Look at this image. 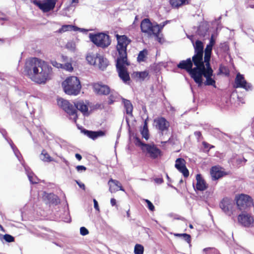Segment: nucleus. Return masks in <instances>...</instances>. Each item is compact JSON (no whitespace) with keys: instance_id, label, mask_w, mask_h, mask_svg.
I'll return each instance as SVG.
<instances>
[{"instance_id":"nucleus-1","label":"nucleus","mask_w":254,"mask_h":254,"mask_svg":"<svg viewBox=\"0 0 254 254\" xmlns=\"http://www.w3.org/2000/svg\"><path fill=\"white\" fill-rule=\"evenodd\" d=\"M198 62L196 64H193L192 59L189 58L186 60L181 61L178 64V68L185 69L190 77L200 87L203 84V76L206 78L204 82L205 85H212L215 87V81L212 78L213 71L210 64L207 66L206 63Z\"/></svg>"},{"instance_id":"nucleus-2","label":"nucleus","mask_w":254,"mask_h":254,"mask_svg":"<svg viewBox=\"0 0 254 254\" xmlns=\"http://www.w3.org/2000/svg\"><path fill=\"white\" fill-rule=\"evenodd\" d=\"M25 70L31 79L38 83H45L50 79L52 68L45 61L36 58L27 61Z\"/></svg>"},{"instance_id":"nucleus-3","label":"nucleus","mask_w":254,"mask_h":254,"mask_svg":"<svg viewBox=\"0 0 254 254\" xmlns=\"http://www.w3.org/2000/svg\"><path fill=\"white\" fill-rule=\"evenodd\" d=\"M116 38L118 41L117 50L119 53L116 66L120 78L126 82L130 79L126 65L128 64L127 62V47L130 43V40L126 35L120 36L117 34Z\"/></svg>"},{"instance_id":"nucleus-4","label":"nucleus","mask_w":254,"mask_h":254,"mask_svg":"<svg viewBox=\"0 0 254 254\" xmlns=\"http://www.w3.org/2000/svg\"><path fill=\"white\" fill-rule=\"evenodd\" d=\"M62 86L64 92L70 95H78L81 88L79 80L75 76L67 78L63 82Z\"/></svg>"},{"instance_id":"nucleus-5","label":"nucleus","mask_w":254,"mask_h":254,"mask_svg":"<svg viewBox=\"0 0 254 254\" xmlns=\"http://www.w3.org/2000/svg\"><path fill=\"white\" fill-rule=\"evenodd\" d=\"M86 61L91 65L104 70L108 65V61L100 54L88 53L86 57Z\"/></svg>"},{"instance_id":"nucleus-6","label":"nucleus","mask_w":254,"mask_h":254,"mask_svg":"<svg viewBox=\"0 0 254 254\" xmlns=\"http://www.w3.org/2000/svg\"><path fill=\"white\" fill-rule=\"evenodd\" d=\"M89 38L95 45L102 48L108 47L111 43L110 36L103 33L96 34H90Z\"/></svg>"},{"instance_id":"nucleus-7","label":"nucleus","mask_w":254,"mask_h":254,"mask_svg":"<svg viewBox=\"0 0 254 254\" xmlns=\"http://www.w3.org/2000/svg\"><path fill=\"white\" fill-rule=\"evenodd\" d=\"M58 104L70 116L69 119L74 123L76 122L77 116L76 110L74 106L71 105L67 100L64 99H59L58 100Z\"/></svg>"},{"instance_id":"nucleus-8","label":"nucleus","mask_w":254,"mask_h":254,"mask_svg":"<svg viewBox=\"0 0 254 254\" xmlns=\"http://www.w3.org/2000/svg\"><path fill=\"white\" fill-rule=\"evenodd\" d=\"M194 49V54L192 56L193 64H196L198 62L204 63V60H203V55L204 53L203 43L200 40H196L195 43L191 40Z\"/></svg>"},{"instance_id":"nucleus-9","label":"nucleus","mask_w":254,"mask_h":254,"mask_svg":"<svg viewBox=\"0 0 254 254\" xmlns=\"http://www.w3.org/2000/svg\"><path fill=\"white\" fill-rule=\"evenodd\" d=\"M141 150L146 156L152 159H156L161 155L160 150L154 144L140 143Z\"/></svg>"},{"instance_id":"nucleus-10","label":"nucleus","mask_w":254,"mask_h":254,"mask_svg":"<svg viewBox=\"0 0 254 254\" xmlns=\"http://www.w3.org/2000/svg\"><path fill=\"white\" fill-rule=\"evenodd\" d=\"M236 203L240 210H246L253 204V199L247 194H241L236 198Z\"/></svg>"},{"instance_id":"nucleus-11","label":"nucleus","mask_w":254,"mask_h":254,"mask_svg":"<svg viewBox=\"0 0 254 254\" xmlns=\"http://www.w3.org/2000/svg\"><path fill=\"white\" fill-rule=\"evenodd\" d=\"M157 26H154V24L152 23L147 18L143 19L140 24L142 32L147 33L149 36L158 33L159 30Z\"/></svg>"},{"instance_id":"nucleus-12","label":"nucleus","mask_w":254,"mask_h":254,"mask_svg":"<svg viewBox=\"0 0 254 254\" xmlns=\"http://www.w3.org/2000/svg\"><path fill=\"white\" fill-rule=\"evenodd\" d=\"M57 0H43V1L35 0L33 3L39 7L44 12L53 10L56 5Z\"/></svg>"},{"instance_id":"nucleus-13","label":"nucleus","mask_w":254,"mask_h":254,"mask_svg":"<svg viewBox=\"0 0 254 254\" xmlns=\"http://www.w3.org/2000/svg\"><path fill=\"white\" fill-rule=\"evenodd\" d=\"M234 205L235 203L233 200L227 197L223 199L220 204V208L229 216L232 214Z\"/></svg>"},{"instance_id":"nucleus-14","label":"nucleus","mask_w":254,"mask_h":254,"mask_svg":"<svg viewBox=\"0 0 254 254\" xmlns=\"http://www.w3.org/2000/svg\"><path fill=\"white\" fill-rule=\"evenodd\" d=\"M215 43V41L213 37V35H212L210 39L209 43L207 45L204 50V63H206L207 66L209 65V64H210V60L211 58L212 47Z\"/></svg>"},{"instance_id":"nucleus-15","label":"nucleus","mask_w":254,"mask_h":254,"mask_svg":"<svg viewBox=\"0 0 254 254\" xmlns=\"http://www.w3.org/2000/svg\"><path fill=\"white\" fill-rule=\"evenodd\" d=\"M238 222L245 227L251 226L253 222V218L248 213H242L238 217Z\"/></svg>"},{"instance_id":"nucleus-16","label":"nucleus","mask_w":254,"mask_h":254,"mask_svg":"<svg viewBox=\"0 0 254 254\" xmlns=\"http://www.w3.org/2000/svg\"><path fill=\"white\" fill-rule=\"evenodd\" d=\"M235 87L243 88L246 90L251 89L252 87L250 84L247 82L244 76L240 73L237 74L235 78Z\"/></svg>"},{"instance_id":"nucleus-17","label":"nucleus","mask_w":254,"mask_h":254,"mask_svg":"<svg viewBox=\"0 0 254 254\" xmlns=\"http://www.w3.org/2000/svg\"><path fill=\"white\" fill-rule=\"evenodd\" d=\"M175 167L181 172L186 178L189 175V172L186 167L185 160L183 158H178L176 160Z\"/></svg>"},{"instance_id":"nucleus-18","label":"nucleus","mask_w":254,"mask_h":254,"mask_svg":"<svg viewBox=\"0 0 254 254\" xmlns=\"http://www.w3.org/2000/svg\"><path fill=\"white\" fill-rule=\"evenodd\" d=\"M94 91L99 95H107L110 92L109 87L106 85L100 83H94L93 85Z\"/></svg>"},{"instance_id":"nucleus-19","label":"nucleus","mask_w":254,"mask_h":254,"mask_svg":"<svg viewBox=\"0 0 254 254\" xmlns=\"http://www.w3.org/2000/svg\"><path fill=\"white\" fill-rule=\"evenodd\" d=\"M154 123L156 124V127L163 132L168 130L169 127V122L164 118H159L154 120Z\"/></svg>"},{"instance_id":"nucleus-20","label":"nucleus","mask_w":254,"mask_h":254,"mask_svg":"<svg viewBox=\"0 0 254 254\" xmlns=\"http://www.w3.org/2000/svg\"><path fill=\"white\" fill-rule=\"evenodd\" d=\"M88 104L89 103L87 101L84 102L82 100L74 103L76 108L80 111L84 116H88L89 114L88 108Z\"/></svg>"},{"instance_id":"nucleus-21","label":"nucleus","mask_w":254,"mask_h":254,"mask_svg":"<svg viewBox=\"0 0 254 254\" xmlns=\"http://www.w3.org/2000/svg\"><path fill=\"white\" fill-rule=\"evenodd\" d=\"M108 184L109 186V191L111 193L115 192L118 191L119 189L121 190L125 191L121 185V184L117 180L111 179L108 181Z\"/></svg>"},{"instance_id":"nucleus-22","label":"nucleus","mask_w":254,"mask_h":254,"mask_svg":"<svg viewBox=\"0 0 254 254\" xmlns=\"http://www.w3.org/2000/svg\"><path fill=\"white\" fill-rule=\"evenodd\" d=\"M196 183L195 185V189L203 191L207 188V186L200 174H197L196 176Z\"/></svg>"},{"instance_id":"nucleus-23","label":"nucleus","mask_w":254,"mask_h":254,"mask_svg":"<svg viewBox=\"0 0 254 254\" xmlns=\"http://www.w3.org/2000/svg\"><path fill=\"white\" fill-rule=\"evenodd\" d=\"M210 173L213 180H218L224 175V172L216 166L212 167Z\"/></svg>"},{"instance_id":"nucleus-24","label":"nucleus","mask_w":254,"mask_h":254,"mask_svg":"<svg viewBox=\"0 0 254 254\" xmlns=\"http://www.w3.org/2000/svg\"><path fill=\"white\" fill-rule=\"evenodd\" d=\"M62 61L64 64H63L62 68L64 69L67 71H71L73 70V67L71 63V59H68L66 56L62 55L61 56Z\"/></svg>"},{"instance_id":"nucleus-25","label":"nucleus","mask_w":254,"mask_h":254,"mask_svg":"<svg viewBox=\"0 0 254 254\" xmlns=\"http://www.w3.org/2000/svg\"><path fill=\"white\" fill-rule=\"evenodd\" d=\"M85 134H86L89 137L93 139H95L98 137L104 136L105 133L103 131H92L85 130Z\"/></svg>"},{"instance_id":"nucleus-26","label":"nucleus","mask_w":254,"mask_h":254,"mask_svg":"<svg viewBox=\"0 0 254 254\" xmlns=\"http://www.w3.org/2000/svg\"><path fill=\"white\" fill-rule=\"evenodd\" d=\"M170 3L173 8H178L189 3V0H170Z\"/></svg>"},{"instance_id":"nucleus-27","label":"nucleus","mask_w":254,"mask_h":254,"mask_svg":"<svg viewBox=\"0 0 254 254\" xmlns=\"http://www.w3.org/2000/svg\"><path fill=\"white\" fill-rule=\"evenodd\" d=\"M29 181L32 184H36L38 182V179L32 172L29 171L28 167L24 166Z\"/></svg>"},{"instance_id":"nucleus-28","label":"nucleus","mask_w":254,"mask_h":254,"mask_svg":"<svg viewBox=\"0 0 254 254\" xmlns=\"http://www.w3.org/2000/svg\"><path fill=\"white\" fill-rule=\"evenodd\" d=\"M110 95L108 98V103L109 104H113L114 102H116L119 99V95L118 93L114 90H111L109 92Z\"/></svg>"},{"instance_id":"nucleus-29","label":"nucleus","mask_w":254,"mask_h":254,"mask_svg":"<svg viewBox=\"0 0 254 254\" xmlns=\"http://www.w3.org/2000/svg\"><path fill=\"white\" fill-rule=\"evenodd\" d=\"M40 159L44 162H50L53 161V159L50 156V155L45 150H43L40 155Z\"/></svg>"},{"instance_id":"nucleus-30","label":"nucleus","mask_w":254,"mask_h":254,"mask_svg":"<svg viewBox=\"0 0 254 254\" xmlns=\"http://www.w3.org/2000/svg\"><path fill=\"white\" fill-rule=\"evenodd\" d=\"M124 103L127 114L131 115L132 114L133 109L131 103L129 100H124Z\"/></svg>"},{"instance_id":"nucleus-31","label":"nucleus","mask_w":254,"mask_h":254,"mask_svg":"<svg viewBox=\"0 0 254 254\" xmlns=\"http://www.w3.org/2000/svg\"><path fill=\"white\" fill-rule=\"evenodd\" d=\"M134 75L138 79V80L140 81H143L148 76V72L146 71L136 72L134 73Z\"/></svg>"},{"instance_id":"nucleus-32","label":"nucleus","mask_w":254,"mask_h":254,"mask_svg":"<svg viewBox=\"0 0 254 254\" xmlns=\"http://www.w3.org/2000/svg\"><path fill=\"white\" fill-rule=\"evenodd\" d=\"M75 27L71 25H64L59 30V32L63 33L68 31H75Z\"/></svg>"},{"instance_id":"nucleus-33","label":"nucleus","mask_w":254,"mask_h":254,"mask_svg":"<svg viewBox=\"0 0 254 254\" xmlns=\"http://www.w3.org/2000/svg\"><path fill=\"white\" fill-rule=\"evenodd\" d=\"M9 143L13 150V151L16 156V157L18 158V159L20 161V157H21V154L18 149L14 146L13 143H12V141L10 140V142H9Z\"/></svg>"},{"instance_id":"nucleus-34","label":"nucleus","mask_w":254,"mask_h":254,"mask_svg":"<svg viewBox=\"0 0 254 254\" xmlns=\"http://www.w3.org/2000/svg\"><path fill=\"white\" fill-rule=\"evenodd\" d=\"M144 248L140 244H136L134 247V252L135 254H143Z\"/></svg>"},{"instance_id":"nucleus-35","label":"nucleus","mask_w":254,"mask_h":254,"mask_svg":"<svg viewBox=\"0 0 254 254\" xmlns=\"http://www.w3.org/2000/svg\"><path fill=\"white\" fill-rule=\"evenodd\" d=\"M147 54V51L146 50H144L140 51L138 55L137 61L138 62H143L144 61V59Z\"/></svg>"},{"instance_id":"nucleus-36","label":"nucleus","mask_w":254,"mask_h":254,"mask_svg":"<svg viewBox=\"0 0 254 254\" xmlns=\"http://www.w3.org/2000/svg\"><path fill=\"white\" fill-rule=\"evenodd\" d=\"M140 132L142 137L144 138L146 140L149 138L148 128H141Z\"/></svg>"},{"instance_id":"nucleus-37","label":"nucleus","mask_w":254,"mask_h":254,"mask_svg":"<svg viewBox=\"0 0 254 254\" xmlns=\"http://www.w3.org/2000/svg\"><path fill=\"white\" fill-rule=\"evenodd\" d=\"M169 22V21L166 20L160 24H158L157 23L154 24V26H157L158 28V33H159L161 30L163 28V27Z\"/></svg>"},{"instance_id":"nucleus-38","label":"nucleus","mask_w":254,"mask_h":254,"mask_svg":"<svg viewBox=\"0 0 254 254\" xmlns=\"http://www.w3.org/2000/svg\"><path fill=\"white\" fill-rule=\"evenodd\" d=\"M4 240L7 242H12L14 241V238L13 236L9 234H5L3 236Z\"/></svg>"},{"instance_id":"nucleus-39","label":"nucleus","mask_w":254,"mask_h":254,"mask_svg":"<svg viewBox=\"0 0 254 254\" xmlns=\"http://www.w3.org/2000/svg\"><path fill=\"white\" fill-rule=\"evenodd\" d=\"M51 64L55 67L58 68H62L63 66V64L58 63L56 61H52L51 62Z\"/></svg>"},{"instance_id":"nucleus-40","label":"nucleus","mask_w":254,"mask_h":254,"mask_svg":"<svg viewBox=\"0 0 254 254\" xmlns=\"http://www.w3.org/2000/svg\"><path fill=\"white\" fill-rule=\"evenodd\" d=\"M80 234L82 236H85L89 233L88 230L84 227H82L80 229Z\"/></svg>"},{"instance_id":"nucleus-41","label":"nucleus","mask_w":254,"mask_h":254,"mask_svg":"<svg viewBox=\"0 0 254 254\" xmlns=\"http://www.w3.org/2000/svg\"><path fill=\"white\" fill-rule=\"evenodd\" d=\"M145 201L147 204V207L149 210L151 211H153L154 210V206L153 204L148 199H145Z\"/></svg>"},{"instance_id":"nucleus-42","label":"nucleus","mask_w":254,"mask_h":254,"mask_svg":"<svg viewBox=\"0 0 254 254\" xmlns=\"http://www.w3.org/2000/svg\"><path fill=\"white\" fill-rule=\"evenodd\" d=\"M182 238L184 239L187 243H190V236L187 234H183Z\"/></svg>"},{"instance_id":"nucleus-43","label":"nucleus","mask_w":254,"mask_h":254,"mask_svg":"<svg viewBox=\"0 0 254 254\" xmlns=\"http://www.w3.org/2000/svg\"><path fill=\"white\" fill-rule=\"evenodd\" d=\"M153 35H154L156 37V40L158 41V42L162 43L163 42V39L161 36V35L159 34V33L156 34H152Z\"/></svg>"},{"instance_id":"nucleus-44","label":"nucleus","mask_w":254,"mask_h":254,"mask_svg":"<svg viewBox=\"0 0 254 254\" xmlns=\"http://www.w3.org/2000/svg\"><path fill=\"white\" fill-rule=\"evenodd\" d=\"M66 47L70 50L73 51L75 49V45L71 42H68L66 44Z\"/></svg>"},{"instance_id":"nucleus-45","label":"nucleus","mask_w":254,"mask_h":254,"mask_svg":"<svg viewBox=\"0 0 254 254\" xmlns=\"http://www.w3.org/2000/svg\"><path fill=\"white\" fill-rule=\"evenodd\" d=\"M76 169L78 172L85 171L86 170V168L82 165L76 166Z\"/></svg>"},{"instance_id":"nucleus-46","label":"nucleus","mask_w":254,"mask_h":254,"mask_svg":"<svg viewBox=\"0 0 254 254\" xmlns=\"http://www.w3.org/2000/svg\"><path fill=\"white\" fill-rule=\"evenodd\" d=\"M93 202H94V208L98 211H100V208L98 205V203L97 201L95 199H93Z\"/></svg>"},{"instance_id":"nucleus-47","label":"nucleus","mask_w":254,"mask_h":254,"mask_svg":"<svg viewBox=\"0 0 254 254\" xmlns=\"http://www.w3.org/2000/svg\"><path fill=\"white\" fill-rule=\"evenodd\" d=\"M202 145L205 149H207V150L209 151V146H210V144L204 141L202 142Z\"/></svg>"},{"instance_id":"nucleus-48","label":"nucleus","mask_w":254,"mask_h":254,"mask_svg":"<svg viewBox=\"0 0 254 254\" xmlns=\"http://www.w3.org/2000/svg\"><path fill=\"white\" fill-rule=\"evenodd\" d=\"M154 180L157 184H161L163 182V179L162 178H156Z\"/></svg>"},{"instance_id":"nucleus-49","label":"nucleus","mask_w":254,"mask_h":254,"mask_svg":"<svg viewBox=\"0 0 254 254\" xmlns=\"http://www.w3.org/2000/svg\"><path fill=\"white\" fill-rule=\"evenodd\" d=\"M110 202L112 206H115L116 204V200L115 198H112L111 199Z\"/></svg>"},{"instance_id":"nucleus-50","label":"nucleus","mask_w":254,"mask_h":254,"mask_svg":"<svg viewBox=\"0 0 254 254\" xmlns=\"http://www.w3.org/2000/svg\"><path fill=\"white\" fill-rule=\"evenodd\" d=\"M194 135L198 138H199L201 136V133L200 131H195V132H194Z\"/></svg>"},{"instance_id":"nucleus-51","label":"nucleus","mask_w":254,"mask_h":254,"mask_svg":"<svg viewBox=\"0 0 254 254\" xmlns=\"http://www.w3.org/2000/svg\"><path fill=\"white\" fill-rule=\"evenodd\" d=\"M200 29H201V27H199L198 29V30H197L198 34L199 35L202 36H204L205 34L206 33V31H205L204 32V33H202L200 32Z\"/></svg>"},{"instance_id":"nucleus-52","label":"nucleus","mask_w":254,"mask_h":254,"mask_svg":"<svg viewBox=\"0 0 254 254\" xmlns=\"http://www.w3.org/2000/svg\"><path fill=\"white\" fill-rule=\"evenodd\" d=\"M75 156L76 158L78 160H79V161L81 160V159H82V156H81V155L80 154H78V153L75 154Z\"/></svg>"},{"instance_id":"nucleus-53","label":"nucleus","mask_w":254,"mask_h":254,"mask_svg":"<svg viewBox=\"0 0 254 254\" xmlns=\"http://www.w3.org/2000/svg\"><path fill=\"white\" fill-rule=\"evenodd\" d=\"M76 182L80 188H82L84 190L85 189V185L83 184L79 183L78 182Z\"/></svg>"},{"instance_id":"nucleus-54","label":"nucleus","mask_w":254,"mask_h":254,"mask_svg":"<svg viewBox=\"0 0 254 254\" xmlns=\"http://www.w3.org/2000/svg\"><path fill=\"white\" fill-rule=\"evenodd\" d=\"M174 235L176 237H183V234L174 233Z\"/></svg>"},{"instance_id":"nucleus-55","label":"nucleus","mask_w":254,"mask_h":254,"mask_svg":"<svg viewBox=\"0 0 254 254\" xmlns=\"http://www.w3.org/2000/svg\"><path fill=\"white\" fill-rule=\"evenodd\" d=\"M142 128H148L147 121L145 120L144 122V125Z\"/></svg>"},{"instance_id":"nucleus-56","label":"nucleus","mask_w":254,"mask_h":254,"mask_svg":"<svg viewBox=\"0 0 254 254\" xmlns=\"http://www.w3.org/2000/svg\"><path fill=\"white\" fill-rule=\"evenodd\" d=\"M0 230L4 232H5L3 227L1 225H0Z\"/></svg>"},{"instance_id":"nucleus-57","label":"nucleus","mask_w":254,"mask_h":254,"mask_svg":"<svg viewBox=\"0 0 254 254\" xmlns=\"http://www.w3.org/2000/svg\"><path fill=\"white\" fill-rule=\"evenodd\" d=\"M248 7H250V8H254V5H253V4H250L248 6Z\"/></svg>"},{"instance_id":"nucleus-58","label":"nucleus","mask_w":254,"mask_h":254,"mask_svg":"<svg viewBox=\"0 0 254 254\" xmlns=\"http://www.w3.org/2000/svg\"><path fill=\"white\" fill-rule=\"evenodd\" d=\"M79 0H72V3H78Z\"/></svg>"},{"instance_id":"nucleus-59","label":"nucleus","mask_w":254,"mask_h":254,"mask_svg":"<svg viewBox=\"0 0 254 254\" xmlns=\"http://www.w3.org/2000/svg\"><path fill=\"white\" fill-rule=\"evenodd\" d=\"M64 162L67 165L68 164V162L65 159H64Z\"/></svg>"},{"instance_id":"nucleus-60","label":"nucleus","mask_w":254,"mask_h":254,"mask_svg":"<svg viewBox=\"0 0 254 254\" xmlns=\"http://www.w3.org/2000/svg\"><path fill=\"white\" fill-rule=\"evenodd\" d=\"M189 227H190V228L192 229V228H193V226H192L191 224H190V225H189Z\"/></svg>"},{"instance_id":"nucleus-61","label":"nucleus","mask_w":254,"mask_h":254,"mask_svg":"<svg viewBox=\"0 0 254 254\" xmlns=\"http://www.w3.org/2000/svg\"><path fill=\"white\" fill-rule=\"evenodd\" d=\"M213 147H214V146L213 145H210V146H209V150L210 149H211V148H213Z\"/></svg>"},{"instance_id":"nucleus-62","label":"nucleus","mask_w":254,"mask_h":254,"mask_svg":"<svg viewBox=\"0 0 254 254\" xmlns=\"http://www.w3.org/2000/svg\"><path fill=\"white\" fill-rule=\"evenodd\" d=\"M183 180H182V179L180 181V183H183Z\"/></svg>"},{"instance_id":"nucleus-63","label":"nucleus","mask_w":254,"mask_h":254,"mask_svg":"<svg viewBox=\"0 0 254 254\" xmlns=\"http://www.w3.org/2000/svg\"><path fill=\"white\" fill-rule=\"evenodd\" d=\"M213 76V77H215V75H213V74L212 76V78L214 79V78L212 77Z\"/></svg>"},{"instance_id":"nucleus-64","label":"nucleus","mask_w":254,"mask_h":254,"mask_svg":"<svg viewBox=\"0 0 254 254\" xmlns=\"http://www.w3.org/2000/svg\"><path fill=\"white\" fill-rule=\"evenodd\" d=\"M0 42H2V40L0 39Z\"/></svg>"}]
</instances>
